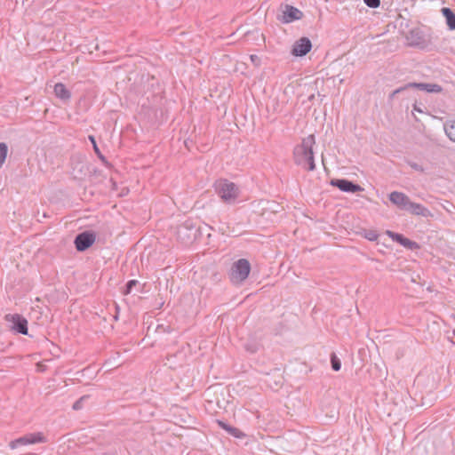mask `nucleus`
<instances>
[{"label":"nucleus","mask_w":455,"mask_h":455,"mask_svg":"<svg viewBox=\"0 0 455 455\" xmlns=\"http://www.w3.org/2000/svg\"><path fill=\"white\" fill-rule=\"evenodd\" d=\"M442 13L446 20V24L451 30H455V13L449 7H443Z\"/></svg>","instance_id":"obj_18"},{"label":"nucleus","mask_w":455,"mask_h":455,"mask_svg":"<svg viewBox=\"0 0 455 455\" xmlns=\"http://www.w3.org/2000/svg\"><path fill=\"white\" fill-rule=\"evenodd\" d=\"M138 283L137 280H130L127 282L125 288L123 291L124 295L130 294L132 288Z\"/></svg>","instance_id":"obj_25"},{"label":"nucleus","mask_w":455,"mask_h":455,"mask_svg":"<svg viewBox=\"0 0 455 455\" xmlns=\"http://www.w3.org/2000/svg\"><path fill=\"white\" fill-rule=\"evenodd\" d=\"M228 226H222L219 228L220 232H221L222 235H229L228 234Z\"/></svg>","instance_id":"obj_30"},{"label":"nucleus","mask_w":455,"mask_h":455,"mask_svg":"<svg viewBox=\"0 0 455 455\" xmlns=\"http://www.w3.org/2000/svg\"><path fill=\"white\" fill-rule=\"evenodd\" d=\"M331 185L347 193H356L364 190V188H362L360 185L354 183L353 181L348 180L347 179L331 180Z\"/></svg>","instance_id":"obj_8"},{"label":"nucleus","mask_w":455,"mask_h":455,"mask_svg":"<svg viewBox=\"0 0 455 455\" xmlns=\"http://www.w3.org/2000/svg\"><path fill=\"white\" fill-rule=\"evenodd\" d=\"M251 264L246 259L235 261L229 271V279L233 284H242L249 276Z\"/></svg>","instance_id":"obj_2"},{"label":"nucleus","mask_w":455,"mask_h":455,"mask_svg":"<svg viewBox=\"0 0 455 455\" xmlns=\"http://www.w3.org/2000/svg\"><path fill=\"white\" fill-rule=\"evenodd\" d=\"M96 235L93 232L84 231L79 233L74 241L76 249L78 251H84L89 249L95 242Z\"/></svg>","instance_id":"obj_7"},{"label":"nucleus","mask_w":455,"mask_h":455,"mask_svg":"<svg viewBox=\"0 0 455 455\" xmlns=\"http://www.w3.org/2000/svg\"><path fill=\"white\" fill-rule=\"evenodd\" d=\"M88 139L92 142L93 150H94L95 154L97 155V156L101 160L102 163L107 164L108 161H107L106 157L100 152V148H99V147L97 145V142H96V140H95L94 136L93 135H89Z\"/></svg>","instance_id":"obj_19"},{"label":"nucleus","mask_w":455,"mask_h":455,"mask_svg":"<svg viewBox=\"0 0 455 455\" xmlns=\"http://www.w3.org/2000/svg\"><path fill=\"white\" fill-rule=\"evenodd\" d=\"M115 307H116V315H114V319H115V321H117L118 320V314H119L120 308H119V306L117 304H116Z\"/></svg>","instance_id":"obj_32"},{"label":"nucleus","mask_w":455,"mask_h":455,"mask_svg":"<svg viewBox=\"0 0 455 455\" xmlns=\"http://www.w3.org/2000/svg\"><path fill=\"white\" fill-rule=\"evenodd\" d=\"M331 368H332L333 371H338L340 370V368H341V362L338 358V356L336 355L335 353H332L331 355Z\"/></svg>","instance_id":"obj_22"},{"label":"nucleus","mask_w":455,"mask_h":455,"mask_svg":"<svg viewBox=\"0 0 455 455\" xmlns=\"http://www.w3.org/2000/svg\"><path fill=\"white\" fill-rule=\"evenodd\" d=\"M312 49V43L308 37L303 36L294 42L291 54L296 57L307 55Z\"/></svg>","instance_id":"obj_9"},{"label":"nucleus","mask_w":455,"mask_h":455,"mask_svg":"<svg viewBox=\"0 0 455 455\" xmlns=\"http://www.w3.org/2000/svg\"><path fill=\"white\" fill-rule=\"evenodd\" d=\"M90 395H83L77 401H76L72 406L73 410L78 411L83 408L84 402L88 400Z\"/></svg>","instance_id":"obj_24"},{"label":"nucleus","mask_w":455,"mask_h":455,"mask_svg":"<svg viewBox=\"0 0 455 455\" xmlns=\"http://www.w3.org/2000/svg\"><path fill=\"white\" fill-rule=\"evenodd\" d=\"M218 195L226 203L234 202L238 196V188L228 180L220 181L216 186Z\"/></svg>","instance_id":"obj_4"},{"label":"nucleus","mask_w":455,"mask_h":455,"mask_svg":"<svg viewBox=\"0 0 455 455\" xmlns=\"http://www.w3.org/2000/svg\"><path fill=\"white\" fill-rule=\"evenodd\" d=\"M409 165L415 171H418V172H424V169L421 165H419V164L417 163H414V162H409Z\"/></svg>","instance_id":"obj_29"},{"label":"nucleus","mask_w":455,"mask_h":455,"mask_svg":"<svg viewBox=\"0 0 455 455\" xmlns=\"http://www.w3.org/2000/svg\"><path fill=\"white\" fill-rule=\"evenodd\" d=\"M217 424L222 428L224 429L225 431H227L230 435L235 437V438H243L245 437V434L241 431L240 429L235 427H232L230 425H228V423H226L225 421H222V420H220L218 419L217 420Z\"/></svg>","instance_id":"obj_15"},{"label":"nucleus","mask_w":455,"mask_h":455,"mask_svg":"<svg viewBox=\"0 0 455 455\" xmlns=\"http://www.w3.org/2000/svg\"><path fill=\"white\" fill-rule=\"evenodd\" d=\"M406 87L416 88L420 91H424L429 93L435 92L439 93L443 91V87L437 84H427V83H408Z\"/></svg>","instance_id":"obj_13"},{"label":"nucleus","mask_w":455,"mask_h":455,"mask_svg":"<svg viewBox=\"0 0 455 455\" xmlns=\"http://www.w3.org/2000/svg\"><path fill=\"white\" fill-rule=\"evenodd\" d=\"M362 235L369 241H376L379 237L377 231L371 229H363Z\"/></svg>","instance_id":"obj_21"},{"label":"nucleus","mask_w":455,"mask_h":455,"mask_svg":"<svg viewBox=\"0 0 455 455\" xmlns=\"http://www.w3.org/2000/svg\"><path fill=\"white\" fill-rule=\"evenodd\" d=\"M407 212L416 216H422L427 218L432 216L431 212L427 207L420 204L413 202H411Z\"/></svg>","instance_id":"obj_14"},{"label":"nucleus","mask_w":455,"mask_h":455,"mask_svg":"<svg viewBox=\"0 0 455 455\" xmlns=\"http://www.w3.org/2000/svg\"><path fill=\"white\" fill-rule=\"evenodd\" d=\"M315 144V136L308 135L302 140L301 144L296 146L293 150L294 163L297 165L306 166L308 171H314L315 164L314 161L313 145Z\"/></svg>","instance_id":"obj_1"},{"label":"nucleus","mask_w":455,"mask_h":455,"mask_svg":"<svg viewBox=\"0 0 455 455\" xmlns=\"http://www.w3.org/2000/svg\"><path fill=\"white\" fill-rule=\"evenodd\" d=\"M423 108H426L425 107L421 108L419 105H418L417 103L413 104V110L419 112V113H423L424 112V109Z\"/></svg>","instance_id":"obj_31"},{"label":"nucleus","mask_w":455,"mask_h":455,"mask_svg":"<svg viewBox=\"0 0 455 455\" xmlns=\"http://www.w3.org/2000/svg\"><path fill=\"white\" fill-rule=\"evenodd\" d=\"M444 131L449 139L455 142V121L445 124Z\"/></svg>","instance_id":"obj_20"},{"label":"nucleus","mask_w":455,"mask_h":455,"mask_svg":"<svg viewBox=\"0 0 455 455\" xmlns=\"http://www.w3.org/2000/svg\"><path fill=\"white\" fill-rule=\"evenodd\" d=\"M387 235L393 240L405 247L409 250H417L419 249V244L414 241L410 240L409 238L403 236L402 234L395 233L390 230L387 231Z\"/></svg>","instance_id":"obj_12"},{"label":"nucleus","mask_w":455,"mask_h":455,"mask_svg":"<svg viewBox=\"0 0 455 455\" xmlns=\"http://www.w3.org/2000/svg\"><path fill=\"white\" fill-rule=\"evenodd\" d=\"M8 152V147L5 143H0V168L4 164Z\"/></svg>","instance_id":"obj_23"},{"label":"nucleus","mask_w":455,"mask_h":455,"mask_svg":"<svg viewBox=\"0 0 455 455\" xmlns=\"http://www.w3.org/2000/svg\"><path fill=\"white\" fill-rule=\"evenodd\" d=\"M409 89V87H406V84L404 86L399 87L396 90H395L390 95L389 100H393L394 97H395L396 94L400 93L401 92Z\"/></svg>","instance_id":"obj_28"},{"label":"nucleus","mask_w":455,"mask_h":455,"mask_svg":"<svg viewBox=\"0 0 455 455\" xmlns=\"http://www.w3.org/2000/svg\"><path fill=\"white\" fill-rule=\"evenodd\" d=\"M364 4L370 8H378L380 5V0H363Z\"/></svg>","instance_id":"obj_26"},{"label":"nucleus","mask_w":455,"mask_h":455,"mask_svg":"<svg viewBox=\"0 0 455 455\" xmlns=\"http://www.w3.org/2000/svg\"><path fill=\"white\" fill-rule=\"evenodd\" d=\"M302 17L303 12L300 10L292 5L286 4L284 6V10L283 11V14L278 16V20L286 24L294 20H299L302 19Z\"/></svg>","instance_id":"obj_10"},{"label":"nucleus","mask_w":455,"mask_h":455,"mask_svg":"<svg viewBox=\"0 0 455 455\" xmlns=\"http://www.w3.org/2000/svg\"><path fill=\"white\" fill-rule=\"evenodd\" d=\"M390 202L398 209L407 211L411 204L410 197L403 192L394 191L388 196Z\"/></svg>","instance_id":"obj_11"},{"label":"nucleus","mask_w":455,"mask_h":455,"mask_svg":"<svg viewBox=\"0 0 455 455\" xmlns=\"http://www.w3.org/2000/svg\"><path fill=\"white\" fill-rule=\"evenodd\" d=\"M407 39L412 46H419L425 43L424 36L419 29H411L407 36Z\"/></svg>","instance_id":"obj_16"},{"label":"nucleus","mask_w":455,"mask_h":455,"mask_svg":"<svg viewBox=\"0 0 455 455\" xmlns=\"http://www.w3.org/2000/svg\"><path fill=\"white\" fill-rule=\"evenodd\" d=\"M46 439L43 433L37 432V433H30L28 435H25L21 437H19L15 440H12L9 443V447L11 449H16L19 446H24L28 444H35L38 443H45Z\"/></svg>","instance_id":"obj_5"},{"label":"nucleus","mask_w":455,"mask_h":455,"mask_svg":"<svg viewBox=\"0 0 455 455\" xmlns=\"http://www.w3.org/2000/svg\"><path fill=\"white\" fill-rule=\"evenodd\" d=\"M198 229L192 220H187L177 228V238L183 243L188 244L197 237Z\"/></svg>","instance_id":"obj_3"},{"label":"nucleus","mask_w":455,"mask_h":455,"mask_svg":"<svg viewBox=\"0 0 455 455\" xmlns=\"http://www.w3.org/2000/svg\"><path fill=\"white\" fill-rule=\"evenodd\" d=\"M4 319L12 323V330L23 335L28 334V320L20 314H7Z\"/></svg>","instance_id":"obj_6"},{"label":"nucleus","mask_w":455,"mask_h":455,"mask_svg":"<svg viewBox=\"0 0 455 455\" xmlns=\"http://www.w3.org/2000/svg\"><path fill=\"white\" fill-rule=\"evenodd\" d=\"M54 94L57 98L67 101L71 98V92L66 88L62 83H57L54 85Z\"/></svg>","instance_id":"obj_17"},{"label":"nucleus","mask_w":455,"mask_h":455,"mask_svg":"<svg viewBox=\"0 0 455 455\" xmlns=\"http://www.w3.org/2000/svg\"><path fill=\"white\" fill-rule=\"evenodd\" d=\"M250 60L255 67H259L261 64V59L256 54L250 55Z\"/></svg>","instance_id":"obj_27"}]
</instances>
